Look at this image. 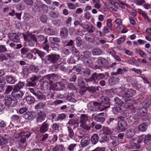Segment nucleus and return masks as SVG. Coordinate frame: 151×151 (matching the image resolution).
Masks as SVG:
<instances>
[{"label": "nucleus", "mask_w": 151, "mask_h": 151, "mask_svg": "<svg viewBox=\"0 0 151 151\" xmlns=\"http://www.w3.org/2000/svg\"><path fill=\"white\" fill-rule=\"evenodd\" d=\"M60 57L59 55L52 53L46 56L44 60H44L45 64H54L58 63Z\"/></svg>", "instance_id": "f257e3e1"}, {"label": "nucleus", "mask_w": 151, "mask_h": 151, "mask_svg": "<svg viewBox=\"0 0 151 151\" xmlns=\"http://www.w3.org/2000/svg\"><path fill=\"white\" fill-rule=\"evenodd\" d=\"M119 119L117 123V126L116 128L117 131H124L127 128V124L126 121L123 119V116H120L118 117Z\"/></svg>", "instance_id": "f03ea898"}, {"label": "nucleus", "mask_w": 151, "mask_h": 151, "mask_svg": "<svg viewBox=\"0 0 151 151\" xmlns=\"http://www.w3.org/2000/svg\"><path fill=\"white\" fill-rule=\"evenodd\" d=\"M31 134V132L30 131L22 132L17 134L16 136L17 137L20 138L19 141L20 143L24 144L26 142L27 139L28 138Z\"/></svg>", "instance_id": "7ed1b4c3"}, {"label": "nucleus", "mask_w": 151, "mask_h": 151, "mask_svg": "<svg viewBox=\"0 0 151 151\" xmlns=\"http://www.w3.org/2000/svg\"><path fill=\"white\" fill-rule=\"evenodd\" d=\"M108 64V61L105 58L100 57L96 62L94 61L93 68H97L102 65L107 66Z\"/></svg>", "instance_id": "20e7f679"}, {"label": "nucleus", "mask_w": 151, "mask_h": 151, "mask_svg": "<svg viewBox=\"0 0 151 151\" xmlns=\"http://www.w3.org/2000/svg\"><path fill=\"white\" fill-rule=\"evenodd\" d=\"M105 75L103 73H94L92 74L91 78L88 79L87 82L93 81L95 82L98 83L100 80L104 79Z\"/></svg>", "instance_id": "39448f33"}, {"label": "nucleus", "mask_w": 151, "mask_h": 151, "mask_svg": "<svg viewBox=\"0 0 151 151\" xmlns=\"http://www.w3.org/2000/svg\"><path fill=\"white\" fill-rule=\"evenodd\" d=\"M41 77L40 75L35 76L30 78V81L28 82L27 84V86L30 87H35L36 86L37 83Z\"/></svg>", "instance_id": "423d86ee"}, {"label": "nucleus", "mask_w": 151, "mask_h": 151, "mask_svg": "<svg viewBox=\"0 0 151 151\" xmlns=\"http://www.w3.org/2000/svg\"><path fill=\"white\" fill-rule=\"evenodd\" d=\"M4 100V104L7 106H14L17 104V100L14 99H12L10 96L5 97Z\"/></svg>", "instance_id": "0eeeda50"}, {"label": "nucleus", "mask_w": 151, "mask_h": 151, "mask_svg": "<svg viewBox=\"0 0 151 151\" xmlns=\"http://www.w3.org/2000/svg\"><path fill=\"white\" fill-rule=\"evenodd\" d=\"M50 126L49 122L47 120L43 122L40 127V133H44L47 132Z\"/></svg>", "instance_id": "6e6552de"}, {"label": "nucleus", "mask_w": 151, "mask_h": 151, "mask_svg": "<svg viewBox=\"0 0 151 151\" xmlns=\"http://www.w3.org/2000/svg\"><path fill=\"white\" fill-rule=\"evenodd\" d=\"M94 106L95 107V111H102L107 108L110 107V105L109 104L107 106H104L102 105L100 103L96 102H94Z\"/></svg>", "instance_id": "1a4fd4ad"}, {"label": "nucleus", "mask_w": 151, "mask_h": 151, "mask_svg": "<svg viewBox=\"0 0 151 151\" xmlns=\"http://www.w3.org/2000/svg\"><path fill=\"white\" fill-rule=\"evenodd\" d=\"M81 58L82 61L83 62V63L85 65L93 68L94 64V61L93 60H95L96 59L95 58H92V59L93 60V61L88 58L82 57Z\"/></svg>", "instance_id": "9d476101"}, {"label": "nucleus", "mask_w": 151, "mask_h": 151, "mask_svg": "<svg viewBox=\"0 0 151 151\" xmlns=\"http://www.w3.org/2000/svg\"><path fill=\"white\" fill-rule=\"evenodd\" d=\"M134 92L130 89H125L122 92V94L126 98H129L132 96Z\"/></svg>", "instance_id": "9b49d317"}, {"label": "nucleus", "mask_w": 151, "mask_h": 151, "mask_svg": "<svg viewBox=\"0 0 151 151\" xmlns=\"http://www.w3.org/2000/svg\"><path fill=\"white\" fill-rule=\"evenodd\" d=\"M38 116L36 118L37 122L38 123H41L45 119L46 114L43 111H40L37 113Z\"/></svg>", "instance_id": "f8f14e48"}, {"label": "nucleus", "mask_w": 151, "mask_h": 151, "mask_svg": "<svg viewBox=\"0 0 151 151\" xmlns=\"http://www.w3.org/2000/svg\"><path fill=\"white\" fill-rule=\"evenodd\" d=\"M36 117L35 113L34 111L27 112L23 115V117L26 119L32 120Z\"/></svg>", "instance_id": "ddd939ff"}, {"label": "nucleus", "mask_w": 151, "mask_h": 151, "mask_svg": "<svg viewBox=\"0 0 151 151\" xmlns=\"http://www.w3.org/2000/svg\"><path fill=\"white\" fill-rule=\"evenodd\" d=\"M65 87L64 84L63 83L60 82L55 83L53 86V89L57 91L63 90Z\"/></svg>", "instance_id": "4468645a"}, {"label": "nucleus", "mask_w": 151, "mask_h": 151, "mask_svg": "<svg viewBox=\"0 0 151 151\" xmlns=\"http://www.w3.org/2000/svg\"><path fill=\"white\" fill-rule=\"evenodd\" d=\"M11 94L15 97L17 98L22 97L24 95V93L22 91L14 89Z\"/></svg>", "instance_id": "2eb2a0df"}, {"label": "nucleus", "mask_w": 151, "mask_h": 151, "mask_svg": "<svg viewBox=\"0 0 151 151\" xmlns=\"http://www.w3.org/2000/svg\"><path fill=\"white\" fill-rule=\"evenodd\" d=\"M135 131L134 129L131 128L127 130L126 132L125 136L126 138L131 139L135 135Z\"/></svg>", "instance_id": "dca6fc26"}, {"label": "nucleus", "mask_w": 151, "mask_h": 151, "mask_svg": "<svg viewBox=\"0 0 151 151\" xmlns=\"http://www.w3.org/2000/svg\"><path fill=\"white\" fill-rule=\"evenodd\" d=\"M8 35L9 38L13 41L17 42L19 41V36L16 33H10Z\"/></svg>", "instance_id": "f3484780"}, {"label": "nucleus", "mask_w": 151, "mask_h": 151, "mask_svg": "<svg viewBox=\"0 0 151 151\" xmlns=\"http://www.w3.org/2000/svg\"><path fill=\"white\" fill-rule=\"evenodd\" d=\"M68 29L65 27H63L60 29V36L63 39L66 38L68 36Z\"/></svg>", "instance_id": "a211bd4d"}, {"label": "nucleus", "mask_w": 151, "mask_h": 151, "mask_svg": "<svg viewBox=\"0 0 151 151\" xmlns=\"http://www.w3.org/2000/svg\"><path fill=\"white\" fill-rule=\"evenodd\" d=\"M90 141V138L88 137H83L81 140V143L83 147H85L87 146L89 143Z\"/></svg>", "instance_id": "6ab92c4d"}, {"label": "nucleus", "mask_w": 151, "mask_h": 151, "mask_svg": "<svg viewBox=\"0 0 151 151\" xmlns=\"http://www.w3.org/2000/svg\"><path fill=\"white\" fill-rule=\"evenodd\" d=\"M104 114V113H101L96 115L94 117L95 119L97 122H104L105 121V118L101 116H103Z\"/></svg>", "instance_id": "aec40b11"}, {"label": "nucleus", "mask_w": 151, "mask_h": 151, "mask_svg": "<svg viewBox=\"0 0 151 151\" xmlns=\"http://www.w3.org/2000/svg\"><path fill=\"white\" fill-rule=\"evenodd\" d=\"M31 52L35 54L36 53L41 58L44 57L45 55V54L44 52L41 50H39L37 48H34L32 49V50Z\"/></svg>", "instance_id": "412c9836"}, {"label": "nucleus", "mask_w": 151, "mask_h": 151, "mask_svg": "<svg viewBox=\"0 0 151 151\" xmlns=\"http://www.w3.org/2000/svg\"><path fill=\"white\" fill-rule=\"evenodd\" d=\"M102 52V50L98 47H95L92 50V53L94 56L99 55L101 54Z\"/></svg>", "instance_id": "4be33fe9"}, {"label": "nucleus", "mask_w": 151, "mask_h": 151, "mask_svg": "<svg viewBox=\"0 0 151 151\" xmlns=\"http://www.w3.org/2000/svg\"><path fill=\"white\" fill-rule=\"evenodd\" d=\"M99 141V136L97 134H94L91 137V142L93 145H96Z\"/></svg>", "instance_id": "5701e85b"}, {"label": "nucleus", "mask_w": 151, "mask_h": 151, "mask_svg": "<svg viewBox=\"0 0 151 151\" xmlns=\"http://www.w3.org/2000/svg\"><path fill=\"white\" fill-rule=\"evenodd\" d=\"M37 99L40 101L46 100L45 96L40 91H37V93L35 95Z\"/></svg>", "instance_id": "b1692460"}, {"label": "nucleus", "mask_w": 151, "mask_h": 151, "mask_svg": "<svg viewBox=\"0 0 151 151\" xmlns=\"http://www.w3.org/2000/svg\"><path fill=\"white\" fill-rule=\"evenodd\" d=\"M78 84L81 88H84L86 85L84 79L81 77H79L78 79Z\"/></svg>", "instance_id": "393cba45"}, {"label": "nucleus", "mask_w": 151, "mask_h": 151, "mask_svg": "<svg viewBox=\"0 0 151 151\" xmlns=\"http://www.w3.org/2000/svg\"><path fill=\"white\" fill-rule=\"evenodd\" d=\"M6 82L9 84H13L15 83V79L13 76H6Z\"/></svg>", "instance_id": "a878e982"}, {"label": "nucleus", "mask_w": 151, "mask_h": 151, "mask_svg": "<svg viewBox=\"0 0 151 151\" xmlns=\"http://www.w3.org/2000/svg\"><path fill=\"white\" fill-rule=\"evenodd\" d=\"M57 68L62 71L65 72L67 68L66 63H62L58 65Z\"/></svg>", "instance_id": "bb28decb"}, {"label": "nucleus", "mask_w": 151, "mask_h": 151, "mask_svg": "<svg viewBox=\"0 0 151 151\" xmlns=\"http://www.w3.org/2000/svg\"><path fill=\"white\" fill-rule=\"evenodd\" d=\"M111 139L112 140V144L114 147H115L119 144V139L117 137L112 136Z\"/></svg>", "instance_id": "cd10ccee"}, {"label": "nucleus", "mask_w": 151, "mask_h": 151, "mask_svg": "<svg viewBox=\"0 0 151 151\" xmlns=\"http://www.w3.org/2000/svg\"><path fill=\"white\" fill-rule=\"evenodd\" d=\"M119 79L117 77H112L109 80V84L113 85L119 82Z\"/></svg>", "instance_id": "c85d7f7f"}, {"label": "nucleus", "mask_w": 151, "mask_h": 151, "mask_svg": "<svg viewBox=\"0 0 151 151\" xmlns=\"http://www.w3.org/2000/svg\"><path fill=\"white\" fill-rule=\"evenodd\" d=\"M64 146L61 144L55 146L52 149V151H63L64 149Z\"/></svg>", "instance_id": "c756f323"}, {"label": "nucleus", "mask_w": 151, "mask_h": 151, "mask_svg": "<svg viewBox=\"0 0 151 151\" xmlns=\"http://www.w3.org/2000/svg\"><path fill=\"white\" fill-rule=\"evenodd\" d=\"M24 86L25 83L24 82H19L14 86V89L20 90V89L22 88Z\"/></svg>", "instance_id": "7c9ffc66"}, {"label": "nucleus", "mask_w": 151, "mask_h": 151, "mask_svg": "<svg viewBox=\"0 0 151 151\" xmlns=\"http://www.w3.org/2000/svg\"><path fill=\"white\" fill-rule=\"evenodd\" d=\"M29 68L32 72L35 73H37L39 70L38 67L34 65H30Z\"/></svg>", "instance_id": "2f4dec72"}, {"label": "nucleus", "mask_w": 151, "mask_h": 151, "mask_svg": "<svg viewBox=\"0 0 151 151\" xmlns=\"http://www.w3.org/2000/svg\"><path fill=\"white\" fill-rule=\"evenodd\" d=\"M44 31L48 35H53L55 33V31L50 28H45Z\"/></svg>", "instance_id": "473e14b6"}, {"label": "nucleus", "mask_w": 151, "mask_h": 151, "mask_svg": "<svg viewBox=\"0 0 151 151\" xmlns=\"http://www.w3.org/2000/svg\"><path fill=\"white\" fill-rule=\"evenodd\" d=\"M48 81L45 80L41 82V85L43 90H45L48 88L49 87Z\"/></svg>", "instance_id": "72a5a7b5"}, {"label": "nucleus", "mask_w": 151, "mask_h": 151, "mask_svg": "<svg viewBox=\"0 0 151 151\" xmlns=\"http://www.w3.org/2000/svg\"><path fill=\"white\" fill-rule=\"evenodd\" d=\"M144 143L147 145H151V135H147L145 136Z\"/></svg>", "instance_id": "f704fd0d"}, {"label": "nucleus", "mask_w": 151, "mask_h": 151, "mask_svg": "<svg viewBox=\"0 0 151 151\" xmlns=\"http://www.w3.org/2000/svg\"><path fill=\"white\" fill-rule=\"evenodd\" d=\"M26 100L29 104H33L35 102V99L33 97L30 96H28L26 98Z\"/></svg>", "instance_id": "c9c22d12"}, {"label": "nucleus", "mask_w": 151, "mask_h": 151, "mask_svg": "<svg viewBox=\"0 0 151 151\" xmlns=\"http://www.w3.org/2000/svg\"><path fill=\"white\" fill-rule=\"evenodd\" d=\"M80 127L84 129L88 130L90 129V127L86 124V122L83 121H80Z\"/></svg>", "instance_id": "e433bc0d"}, {"label": "nucleus", "mask_w": 151, "mask_h": 151, "mask_svg": "<svg viewBox=\"0 0 151 151\" xmlns=\"http://www.w3.org/2000/svg\"><path fill=\"white\" fill-rule=\"evenodd\" d=\"M138 115L140 116H144L146 115L147 113L146 110L144 108L138 109L137 112Z\"/></svg>", "instance_id": "4c0bfd02"}, {"label": "nucleus", "mask_w": 151, "mask_h": 151, "mask_svg": "<svg viewBox=\"0 0 151 151\" xmlns=\"http://www.w3.org/2000/svg\"><path fill=\"white\" fill-rule=\"evenodd\" d=\"M103 132L106 134L110 135L113 132L111 129L108 127H104L103 128Z\"/></svg>", "instance_id": "58836bf2"}, {"label": "nucleus", "mask_w": 151, "mask_h": 151, "mask_svg": "<svg viewBox=\"0 0 151 151\" xmlns=\"http://www.w3.org/2000/svg\"><path fill=\"white\" fill-rule=\"evenodd\" d=\"M124 106L125 109H134L133 104L132 103L128 102L125 103L124 105Z\"/></svg>", "instance_id": "ea45409f"}, {"label": "nucleus", "mask_w": 151, "mask_h": 151, "mask_svg": "<svg viewBox=\"0 0 151 151\" xmlns=\"http://www.w3.org/2000/svg\"><path fill=\"white\" fill-rule=\"evenodd\" d=\"M112 110L114 111L117 113H121L124 111L123 108L121 106L113 107Z\"/></svg>", "instance_id": "a19ab883"}, {"label": "nucleus", "mask_w": 151, "mask_h": 151, "mask_svg": "<svg viewBox=\"0 0 151 151\" xmlns=\"http://www.w3.org/2000/svg\"><path fill=\"white\" fill-rule=\"evenodd\" d=\"M148 126L142 123L139 125L138 129L142 132H145L147 130Z\"/></svg>", "instance_id": "79ce46f5"}, {"label": "nucleus", "mask_w": 151, "mask_h": 151, "mask_svg": "<svg viewBox=\"0 0 151 151\" xmlns=\"http://www.w3.org/2000/svg\"><path fill=\"white\" fill-rule=\"evenodd\" d=\"M101 101L102 104H108L109 103V99L108 97L103 96L101 98Z\"/></svg>", "instance_id": "37998d69"}, {"label": "nucleus", "mask_w": 151, "mask_h": 151, "mask_svg": "<svg viewBox=\"0 0 151 151\" xmlns=\"http://www.w3.org/2000/svg\"><path fill=\"white\" fill-rule=\"evenodd\" d=\"M8 140L6 138L0 135V145H2L7 143Z\"/></svg>", "instance_id": "c03bdc74"}, {"label": "nucleus", "mask_w": 151, "mask_h": 151, "mask_svg": "<svg viewBox=\"0 0 151 151\" xmlns=\"http://www.w3.org/2000/svg\"><path fill=\"white\" fill-rule=\"evenodd\" d=\"M85 38L87 41L91 43L93 42L95 40L94 36L92 34H90L88 36H86Z\"/></svg>", "instance_id": "a18cd8bd"}, {"label": "nucleus", "mask_w": 151, "mask_h": 151, "mask_svg": "<svg viewBox=\"0 0 151 151\" xmlns=\"http://www.w3.org/2000/svg\"><path fill=\"white\" fill-rule=\"evenodd\" d=\"M45 104V102H40L35 105V108L36 109H41L44 107Z\"/></svg>", "instance_id": "49530a36"}, {"label": "nucleus", "mask_w": 151, "mask_h": 151, "mask_svg": "<svg viewBox=\"0 0 151 151\" xmlns=\"http://www.w3.org/2000/svg\"><path fill=\"white\" fill-rule=\"evenodd\" d=\"M6 89L4 93L5 94H8L10 93L12 90L13 91L14 88L13 86L8 85L7 86Z\"/></svg>", "instance_id": "de8ad7c7"}, {"label": "nucleus", "mask_w": 151, "mask_h": 151, "mask_svg": "<svg viewBox=\"0 0 151 151\" xmlns=\"http://www.w3.org/2000/svg\"><path fill=\"white\" fill-rule=\"evenodd\" d=\"M68 130V135L70 138L72 139L74 136V134L73 130L70 127H67Z\"/></svg>", "instance_id": "09e8293b"}, {"label": "nucleus", "mask_w": 151, "mask_h": 151, "mask_svg": "<svg viewBox=\"0 0 151 151\" xmlns=\"http://www.w3.org/2000/svg\"><path fill=\"white\" fill-rule=\"evenodd\" d=\"M117 122L116 118L114 119L113 118H110L109 121H107V123L109 124H111L112 125H115Z\"/></svg>", "instance_id": "8fccbe9b"}, {"label": "nucleus", "mask_w": 151, "mask_h": 151, "mask_svg": "<svg viewBox=\"0 0 151 151\" xmlns=\"http://www.w3.org/2000/svg\"><path fill=\"white\" fill-rule=\"evenodd\" d=\"M71 50L73 53L74 54L75 56L78 57L79 55L80 52L74 46L72 47Z\"/></svg>", "instance_id": "3c124183"}, {"label": "nucleus", "mask_w": 151, "mask_h": 151, "mask_svg": "<svg viewBox=\"0 0 151 151\" xmlns=\"http://www.w3.org/2000/svg\"><path fill=\"white\" fill-rule=\"evenodd\" d=\"M114 101L116 104L119 105H122L123 104V102L117 97L115 98Z\"/></svg>", "instance_id": "603ef678"}, {"label": "nucleus", "mask_w": 151, "mask_h": 151, "mask_svg": "<svg viewBox=\"0 0 151 151\" xmlns=\"http://www.w3.org/2000/svg\"><path fill=\"white\" fill-rule=\"evenodd\" d=\"M66 117L65 114L64 113H62L58 115L57 118V120L58 121L59 120L62 121Z\"/></svg>", "instance_id": "864d4df0"}, {"label": "nucleus", "mask_w": 151, "mask_h": 151, "mask_svg": "<svg viewBox=\"0 0 151 151\" xmlns=\"http://www.w3.org/2000/svg\"><path fill=\"white\" fill-rule=\"evenodd\" d=\"M7 51V49L6 46L3 45H0V53H4Z\"/></svg>", "instance_id": "5fc2aeb1"}, {"label": "nucleus", "mask_w": 151, "mask_h": 151, "mask_svg": "<svg viewBox=\"0 0 151 151\" xmlns=\"http://www.w3.org/2000/svg\"><path fill=\"white\" fill-rule=\"evenodd\" d=\"M88 116L86 114H82L81 116V120L80 121L86 122L88 120Z\"/></svg>", "instance_id": "6e6d98bb"}, {"label": "nucleus", "mask_w": 151, "mask_h": 151, "mask_svg": "<svg viewBox=\"0 0 151 151\" xmlns=\"http://www.w3.org/2000/svg\"><path fill=\"white\" fill-rule=\"evenodd\" d=\"M77 145L76 144H71L70 145L68 148L69 151H73L74 149Z\"/></svg>", "instance_id": "4d7b16f0"}, {"label": "nucleus", "mask_w": 151, "mask_h": 151, "mask_svg": "<svg viewBox=\"0 0 151 151\" xmlns=\"http://www.w3.org/2000/svg\"><path fill=\"white\" fill-rule=\"evenodd\" d=\"M109 137L104 136L102 137L100 140L101 143L104 142L109 141Z\"/></svg>", "instance_id": "13d9d810"}, {"label": "nucleus", "mask_w": 151, "mask_h": 151, "mask_svg": "<svg viewBox=\"0 0 151 151\" xmlns=\"http://www.w3.org/2000/svg\"><path fill=\"white\" fill-rule=\"evenodd\" d=\"M29 50V49L28 48L23 47L21 49V53L22 55H26Z\"/></svg>", "instance_id": "bf43d9fd"}, {"label": "nucleus", "mask_w": 151, "mask_h": 151, "mask_svg": "<svg viewBox=\"0 0 151 151\" xmlns=\"http://www.w3.org/2000/svg\"><path fill=\"white\" fill-rule=\"evenodd\" d=\"M52 129L56 131H59V125L57 123H53L52 126Z\"/></svg>", "instance_id": "052dcab7"}, {"label": "nucleus", "mask_w": 151, "mask_h": 151, "mask_svg": "<svg viewBox=\"0 0 151 151\" xmlns=\"http://www.w3.org/2000/svg\"><path fill=\"white\" fill-rule=\"evenodd\" d=\"M54 75V74H51L46 76L45 77L47 79V81H48L49 80V81L50 82L52 81V80L53 78Z\"/></svg>", "instance_id": "680f3d73"}, {"label": "nucleus", "mask_w": 151, "mask_h": 151, "mask_svg": "<svg viewBox=\"0 0 151 151\" xmlns=\"http://www.w3.org/2000/svg\"><path fill=\"white\" fill-rule=\"evenodd\" d=\"M142 120L143 122L142 123L145 124V125L148 126L150 124V120L147 117H144L142 119Z\"/></svg>", "instance_id": "e2e57ef3"}, {"label": "nucleus", "mask_w": 151, "mask_h": 151, "mask_svg": "<svg viewBox=\"0 0 151 151\" xmlns=\"http://www.w3.org/2000/svg\"><path fill=\"white\" fill-rule=\"evenodd\" d=\"M83 57L89 58L91 55V52L88 50H86L83 52Z\"/></svg>", "instance_id": "0e129e2a"}, {"label": "nucleus", "mask_w": 151, "mask_h": 151, "mask_svg": "<svg viewBox=\"0 0 151 151\" xmlns=\"http://www.w3.org/2000/svg\"><path fill=\"white\" fill-rule=\"evenodd\" d=\"M88 109L91 111H95V107L94 106V102L93 103H89L88 105Z\"/></svg>", "instance_id": "69168bd1"}, {"label": "nucleus", "mask_w": 151, "mask_h": 151, "mask_svg": "<svg viewBox=\"0 0 151 151\" xmlns=\"http://www.w3.org/2000/svg\"><path fill=\"white\" fill-rule=\"evenodd\" d=\"M28 109L27 106H25L24 107L21 108L19 110V112L20 114H22L24 112H26Z\"/></svg>", "instance_id": "338daca9"}, {"label": "nucleus", "mask_w": 151, "mask_h": 151, "mask_svg": "<svg viewBox=\"0 0 151 151\" xmlns=\"http://www.w3.org/2000/svg\"><path fill=\"white\" fill-rule=\"evenodd\" d=\"M83 73L85 75H90L91 71L88 68H86L83 69Z\"/></svg>", "instance_id": "774afa93"}]
</instances>
